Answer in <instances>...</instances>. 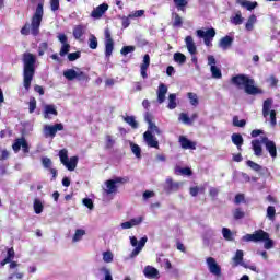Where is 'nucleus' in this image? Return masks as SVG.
<instances>
[{"instance_id": "obj_18", "label": "nucleus", "mask_w": 280, "mask_h": 280, "mask_svg": "<svg viewBox=\"0 0 280 280\" xmlns=\"http://www.w3.org/2000/svg\"><path fill=\"white\" fill-rule=\"evenodd\" d=\"M21 148L25 154L30 152V145L27 144V141L25 140V138H18L12 145V149L14 152H19Z\"/></svg>"}, {"instance_id": "obj_1", "label": "nucleus", "mask_w": 280, "mask_h": 280, "mask_svg": "<svg viewBox=\"0 0 280 280\" xmlns=\"http://www.w3.org/2000/svg\"><path fill=\"white\" fill-rule=\"evenodd\" d=\"M38 1L39 2L31 19V24L30 22H26L20 31L22 36H30V34H32V36H38V34H40V23H43V16H45V11L43 9L45 5V0Z\"/></svg>"}, {"instance_id": "obj_21", "label": "nucleus", "mask_w": 280, "mask_h": 280, "mask_svg": "<svg viewBox=\"0 0 280 280\" xmlns=\"http://www.w3.org/2000/svg\"><path fill=\"white\" fill-rule=\"evenodd\" d=\"M148 69H150V55H144L142 63L140 65V74L143 80L148 78Z\"/></svg>"}, {"instance_id": "obj_55", "label": "nucleus", "mask_w": 280, "mask_h": 280, "mask_svg": "<svg viewBox=\"0 0 280 280\" xmlns=\"http://www.w3.org/2000/svg\"><path fill=\"white\" fill-rule=\"evenodd\" d=\"M82 56L81 51L70 52L68 54L69 62H75V60L80 59Z\"/></svg>"}, {"instance_id": "obj_28", "label": "nucleus", "mask_w": 280, "mask_h": 280, "mask_svg": "<svg viewBox=\"0 0 280 280\" xmlns=\"http://www.w3.org/2000/svg\"><path fill=\"white\" fill-rule=\"evenodd\" d=\"M145 244H148V236H143L139 243L138 246L135 247V249L131 252L130 257L135 258L137 257V255H139V253H141V250H143Z\"/></svg>"}, {"instance_id": "obj_58", "label": "nucleus", "mask_w": 280, "mask_h": 280, "mask_svg": "<svg viewBox=\"0 0 280 280\" xmlns=\"http://www.w3.org/2000/svg\"><path fill=\"white\" fill-rule=\"evenodd\" d=\"M135 46H124L120 50L121 56H128V54H132L135 51Z\"/></svg>"}, {"instance_id": "obj_42", "label": "nucleus", "mask_w": 280, "mask_h": 280, "mask_svg": "<svg viewBox=\"0 0 280 280\" xmlns=\"http://www.w3.org/2000/svg\"><path fill=\"white\" fill-rule=\"evenodd\" d=\"M176 106H178V104L176 103V94L172 93V94L168 95L167 108L170 110H174V108H176Z\"/></svg>"}, {"instance_id": "obj_31", "label": "nucleus", "mask_w": 280, "mask_h": 280, "mask_svg": "<svg viewBox=\"0 0 280 280\" xmlns=\"http://www.w3.org/2000/svg\"><path fill=\"white\" fill-rule=\"evenodd\" d=\"M72 34H73L75 40H80L82 38V36H84L86 34V26H84V25L74 26Z\"/></svg>"}, {"instance_id": "obj_43", "label": "nucleus", "mask_w": 280, "mask_h": 280, "mask_svg": "<svg viewBox=\"0 0 280 280\" xmlns=\"http://www.w3.org/2000/svg\"><path fill=\"white\" fill-rule=\"evenodd\" d=\"M255 23H257V16L250 15L247 20V23L245 24V28L247 30V32H253Z\"/></svg>"}, {"instance_id": "obj_19", "label": "nucleus", "mask_w": 280, "mask_h": 280, "mask_svg": "<svg viewBox=\"0 0 280 280\" xmlns=\"http://www.w3.org/2000/svg\"><path fill=\"white\" fill-rule=\"evenodd\" d=\"M183 187V183L172 180V177H167L165 180L164 189L165 191H178Z\"/></svg>"}, {"instance_id": "obj_23", "label": "nucleus", "mask_w": 280, "mask_h": 280, "mask_svg": "<svg viewBox=\"0 0 280 280\" xmlns=\"http://www.w3.org/2000/svg\"><path fill=\"white\" fill-rule=\"evenodd\" d=\"M52 117H58V109H56V105H45L44 119H51Z\"/></svg>"}, {"instance_id": "obj_27", "label": "nucleus", "mask_w": 280, "mask_h": 280, "mask_svg": "<svg viewBox=\"0 0 280 280\" xmlns=\"http://www.w3.org/2000/svg\"><path fill=\"white\" fill-rule=\"evenodd\" d=\"M233 266H244V250L237 249L235 255L232 257Z\"/></svg>"}, {"instance_id": "obj_51", "label": "nucleus", "mask_w": 280, "mask_h": 280, "mask_svg": "<svg viewBox=\"0 0 280 280\" xmlns=\"http://www.w3.org/2000/svg\"><path fill=\"white\" fill-rule=\"evenodd\" d=\"M233 126H235L236 128H244V126H246V120L245 119L240 120L238 116H234Z\"/></svg>"}, {"instance_id": "obj_60", "label": "nucleus", "mask_w": 280, "mask_h": 280, "mask_svg": "<svg viewBox=\"0 0 280 280\" xmlns=\"http://www.w3.org/2000/svg\"><path fill=\"white\" fill-rule=\"evenodd\" d=\"M176 174H182L183 176H191V168L189 167L176 168Z\"/></svg>"}, {"instance_id": "obj_52", "label": "nucleus", "mask_w": 280, "mask_h": 280, "mask_svg": "<svg viewBox=\"0 0 280 280\" xmlns=\"http://www.w3.org/2000/svg\"><path fill=\"white\" fill-rule=\"evenodd\" d=\"M100 271L103 272L104 280H113V273L108 267H102Z\"/></svg>"}, {"instance_id": "obj_3", "label": "nucleus", "mask_w": 280, "mask_h": 280, "mask_svg": "<svg viewBox=\"0 0 280 280\" xmlns=\"http://www.w3.org/2000/svg\"><path fill=\"white\" fill-rule=\"evenodd\" d=\"M232 84L237 86V89H244L247 95H257L261 93L259 88L255 86V80L248 78L246 74H238L232 78Z\"/></svg>"}, {"instance_id": "obj_48", "label": "nucleus", "mask_w": 280, "mask_h": 280, "mask_svg": "<svg viewBox=\"0 0 280 280\" xmlns=\"http://www.w3.org/2000/svg\"><path fill=\"white\" fill-rule=\"evenodd\" d=\"M88 43H89V47L90 49H96L97 48V37H95V35L91 34L89 39H88Z\"/></svg>"}, {"instance_id": "obj_13", "label": "nucleus", "mask_w": 280, "mask_h": 280, "mask_svg": "<svg viewBox=\"0 0 280 280\" xmlns=\"http://www.w3.org/2000/svg\"><path fill=\"white\" fill-rule=\"evenodd\" d=\"M115 50V42L110 36V31L108 28L105 30V58H110L113 56V51Z\"/></svg>"}, {"instance_id": "obj_6", "label": "nucleus", "mask_w": 280, "mask_h": 280, "mask_svg": "<svg viewBox=\"0 0 280 280\" xmlns=\"http://www.w3.org/2000/svg\"><path fill=\"white\" fill-rule=\"evenodd\" d=\"M59 159L62 165H65V167H67L69 172H73L78 167V156H71L69 159V151H67V149H62L59 151Z\"/></svg>"}, {"instance_id": "obj_33", "label": "nucleus", "mask_w": 280, "mask_h": 280, "mask_svg": "<svg viewBox=\"0 0 280 280\" xmlns=\"http://www.w3.org/2000/svg\"><path fill=\"white\" fill-rule=\"evenodd\" d=\"M122 119L126 124H128V126H130L131 128H133V130H137V128H139V122L137 121V118L135 116H122Z\"/></svg>"}, {"instance_id": "obj_22", "label": "nucleus", "mask_w": 280, "mask_h": 280, "mask_svg": "<svg viewBox=\"0 0 280 280\" xmlns=\"http://www.w3.org/2000/svg\"><path fill=\"white\" fill-rule=\"evenodd\" d=\"M143 139L149 148L159 149V140H156V137H154L153 133H150V131L143 133Z\"/></svg>"}, {"instance_id": "obj_11", "label": "nucleus", "mask_w": 280, "mask_h": 280, "mask_svg": "<svg viewBox=\"0 0 280 280\" xmlns=\"http://www.w3.org/2000/svg\"><path fill=\"white\" fill-rule=\"evenodd\" d=\"M206 266L213 277H222V266L213 257L206 258Z\"/></svg>"}, {"instance_id": "obj_15", "label": "nucleus", "mask_w": 280, "mask_h": 280, "mask_svg": "<svg viewBox=\"0 0 280 280\" xmlns=\"http://www.w3.org/2000/svg\"><path fill=\"white\" fill-rule=\"evenodd\" d=\"M261 143H264L267 152H269L271 159H277V144L275 141L268 139V137L261 138Z\"/></svg>"}, {"instance_id": "obj_36", "label": "nucleus", "mask_w": 280, "mask_h": 280, "mask_svg": "<svg viewBox=\"0 0 280 280\" xmlns=\"http://www.w3.org/2000/svg\"><path fill=\"white\" fill-rule=\"evenodd\" d=\"M86 235V231H84L83 229H78L74 232V235L72 237V242L77 243V242H81V240Z\"/></svg>"}, {"instance_id": "obj_64", "label": "nucleus", "mask_w": 280, "mask_h": 280, "mask_svg": "<svg viewBox=\"0 0 280 280\" xmlns=\"http://www.w3.org/2000/svg\"><path fill=\"white\" fill-rule=\"evenodd\" d=\"M22 280L23 279V273L22 272H14V273H10L9 276V280Z\"/></svg>"}, {"instance_id": "obj_9", "label": "nucleus", "mask_w": 280, "mask_h": 280, "mask_svg": "<svg viewBox=\"0 0 280 280\" xmlns=\"http://www.w3.org/2000/svg\"><path fill=\"white\" fill-rule=\"evenodd\" d=\"M65 130V125L61 122H57L55 125H44L43 127V135L45 139H54L58 132Z\"/></svg>"}, {"instance_id": "obj_34", "label": "nucleus", "mask_w": 280, "mask_h": 280, "mask_svg": "<svg viewBox=\"0 0 280 280\" xmlns=\"http://www.w3.org/2000/svg\"><path fill=\"white\" fill-rule=\"evenodd\" d=\"M14 248H9L8 252H7V257L0 261V265L1 266H5L7 264H10L12 261V259H14Z\"/></svg>"}, {"instance_id": "obj_39", "label": "nucleus", "mask_w": 280, "mask_h": 280, "mask_svg": "<svg viewBox=\"0 0 280 280\" xmlns=\"http://www.w3.org/2000/svg\"><path fill=\"white\" fill-rule=\"evenodd\" d=\"M187 97H188L191 106L196 107V106H198V104H200V101L198 100V94L188 92Z\"/></svg>"}, {"instance_id": "obj_40", "label": "nucleus", "mask_w": 280, "mask_h": 280, "mask_svg": "<svg viewBox=\"0 0 280 280\" xmlns=\"http://www.w3.org/2000/svg\"><path fill=\"white\" fill-rule=\"evenodd\" d=\"M222 235H223L224 240H226V242H233V240H235L233 233L231 232V229H229V228L222 229Z\"/></svg>"}, {"instance_id": "obj_7", "label": "nucleus", "mask_w": 280, "mask_h": 280, "mask_svg": "<svg viewBox=\"0 0 280 280\" xmlns=\"http://www.w3.org/2000/svg\"><path fill=\"white\" fill-rule=\"evenodd\" d=\"M273 103L275 101L272 98H267L262 103V117H265V119H268L269 116L272 127L277 126V112L275 109H271Z\"/></svg>"}, {"instance_id": "obj_56", "label": "nucleus", "mask_w": 280, "mask_h": 280, "mask_svg": "<svg viewBox=\"0 0 280 280\" xmlns=\"http://www.w3.org/2000/svg\"><path fill=\"white\" fill-rule=\"evenodd\" d=\"M179 121H182V124H186L187 126H191V118H189V115L185 113L179 114Z\"/></svg>"}, {"instance_id": "obj_10", "label": "nucleus", "mask_w": 280, "mask_h": 280, "mask_svg": "<svg viewBox=\"0 0 280 280\" xmlns=\"http://www.w3.org/2000/svg\"><path fill=\"white\" fill-rule=\"evenodd\" d=\"M63 77L66 78V80H69L70 82L73 80H88V75L86 73H84L82 70H80V68H77V70L74 69H67L66 71H63Z\"/></svg>"}, {"instance_id": "obj_2", "label": "nucleus", "mask_w": 280, "mask_h": 280, "mask_svg": "<svg viewBox=\"0 0 280 280\" xmlns=\"http://www.w3.org/2000/svg\"><path fill=\"white\" fill-rule=\"evenodd\" d=\"M23 63V84L25 91H30V88L32 86V80H34V73H36V55L24 52Z\"/></svg>"}, {"instance_id": "obj_63", "label": "nucleus", "mask_w": 280, "mask_h": 280, "mask_svg": "<svg viewBox=\"0 0 280 280\" xmlns=\"http://www.w3.org/2000/svg\"><path fill=\"white\" fill-rule=\"evenodd\" d=\"M247 165H248V167L254 170V172H259L261 170V165H259L250 160L247 161Z\"/></svg>"}, {"instance_id": "obj_38", "label": "nucleus", "mask_w": 280, "mask_h": 280, "mask_svg": "<svg viewBox=\"0 0 280 280\" xmlns=\"http://www.w3.org/2000/svg\"><path fill=\"white\" fill-rule=\"evenodd\" d=\"M33 208L37 215H40V213H43V209H45V207L43 206V201H40L39 199L34 200Z\"/></svg>"}, {"instance_id": "obj_24", "label": "nucleus", "mask_w": 280, "mask_h": 280, "mask_svg": "<svg viewBox=\"0 0 280 280\" xmlns=\"http://www.w3.org/2000/svg\"><path fill=\"white\" fill-rule=\"evenodd\" d=\"M233 40H234L233 37H231L229 35L222 37L219 42L220 49H222L223 51L231 49V47L233 45Z\"/></svg>"}, {"instance_id": "obj_26", "label": "nucleus", "mask_w": 280, "mask_h": 280, "mask_svg": "<svg viewBox=\"0 0 280 280\" xmlns=\"http://www.w3.org/2000/svg\"><path fill=\"white\" fill-rule=\"evenodd\" d=\"M156 95H158V102L160 104H163V102H165V96L167 95V85H165V83H160L156 91Z\"/></svg>"}, {"instance_id": "obj_25", "label": "nucleus", "mask_w": 280, "mask_h": 280, "mask_svg": "<svg viewBox=\"0 0 280 280\" xmlns=\"http://www.w3.org/2000/svg\"><path fill=\"white\" fill-rule=\"evenodd\" d=\"M179 143L183 150H196V142L187 139L185 136L179 137Z\"/></svg>"}, {"instance_id": "obj_53", "label": "nucleus", "mask_w": 280, "mask_h": 280, "mask_svg": "<svg viewBox=\"0 0 280 280\" xmlns=\"http://www.w3.org/2000/svg\"><path fill=\"white\" fill-rule=\"evenodd\" d=\"M233 215L235 220H242L246 215V212H244L242 208H236L233 212Z\"/></svg>"}, {"instance_id": "obj_16", "label": "nucleus", "mask_w": 280, "mask_h": 280, "mask_svg": "<svg viewBox=\"0 0 280 280\" xmlns=\"http://www.w3.org/2000/svg\"><path fill=\"white\" fill-rule=\"evenodd\" d=\"M144 220H145V218H144L143 215L136 217V218H132V219L129 220V221L122 222V223L120 224V228H121L122 230L132 229V228H135V226H139V224H142Z\"/></svg>"}, {"instance_id": "obj_20", "label": "nucleus", "mask_w": 280, "mask_h": 280, "mask_svg": "<svg viewBox=\"0 0 280 280\" xmlns=\"http://www.w3.org/2000/svg\"><path fill=\"white\" fill-rule=\"evenodd\" d=\"M185 45L186 48L188 49V54L190 56H196L198 47L196 46V42H194V37H191V35L185 37Z\"/></svg>"}, {"instance_id": "obj_35", "label": "nucleus", "mask_w": 280, "mask_h": 280, "mask_svg": "<svg viewBox=\"0 0 280 280\" xmlns=\"http://www.w3.org/2000/svg\"><path fill=\"white\" fill-rule=\"evenodd\" d=\"M237 3L242 5V8H246V10H255L257 8V2H250L248 0H237Z\"/></svg>"}, {"instance_id": "obj_49", "label": "nucleus", "mask_w": 280, "mask_h": 280, "mask_svg": "<svg viewBox=\"0 0 280 280\" xmlns=\"http://www.w3.org/2000/svg\"><path fill=\"white\" fill-rule=\"evenodd\" d=\"M183 25V18L178 13H173V27H180Z\"/></svg>"}, {"instance_id": "obj_57", "label": "nucleus", "mask_w": 280, "mask_h": 280, "mask_svg": "<svg viewBox=\"0 0 280 280\" xmlns=\"http://www.w3.org/2000/svg\"><path fill=\"white\" fill-rule=\"evenodd\" d=\"M145 14V10H137L129 14V19H141Z\"/></svg>"}, {"instance_id": "obj_29", "label": "nucleus", "mask_w": 280, "mask_h": 280, "mask_svg": "<svg viewBox=\"0 0 280 280\" xmlns=\"http://www.w3.org/2000/svg\"><path fill=\"white\" fill-rule=\"evenodd\" d=\"M143 273L147 279H159V269L152 266H147L143 270Z\"/></svg>"}, {"instance_id": "obj_45", "label": "nucleus", "mask_w": 280, "mask_h": 280, "mask_svg": "<svg viewBox=\"0 0 280 280\" xmlns=\"http://www.w3.org/2000/svg\"><path fill=\"white\" fill-rule=\"evenodd\" d=\"M147 132H150V135H161V129L159 128V126H156V124H151L148 125V130Z\"/></svg>"}, {"instance_id": "obj_17", "label": "nucleus", "mask_w": 280, "mask_h": 280, "mask_svg": "<svg viewBox=\"0 0 280 280\" xmlns=\"http://www.w3.org/2000/svg\"><path fill=\"white\" fill-rule=\"evenodd\" d=\"M106 12H108V3H102L93 9L91 16L92 19L100 20Z\"/></svg>"}, {"instance_id": "obj_32", "label": "nucleus", "mask_w": 280, "mask_h": 280, "mask_svg": "<svg viewBox=\"0 0 280 280\" xmlns=\"http://www.w3.org/2000/svg\"><path fill=\"white\" fill-rule=\"evenodd\" d=\"M232 143L236 145L237 150H242V145H244V138L240 133H233L231 136Z\"/></svg>"}, {"instance_id": "obj_47", "label": "nucleus", "mask_w": 280, "mask_h": 280, "mask_svg": "<svg viewBox=\"0 0 280 280\" xmlns=\"http://www.w3.org/2000/svg\"><path fill=\"white\" fill-rule=\"evenodd\" d=\"M275 215H277V210L275 209L273 206H269L267 208V218H268V220H270L271 222H275Z\"/></svg>"}, {"instance_id": "obj_50", "label": "nucleus", "mask_w": 280, "mask_h": 280, "mask_svg": "<svg viewBox=\"0 0 280 280\" xmlns=\"http://www.w3.org/2000/svg\"><path fill=\"white\" fill-rule=\"evenodd\" d=\"M177 10L185 12V8L187 7V0H173Z\"/></svg>"}, {"instance_id": "obj_41", "label": "nucleus", "mask_w": 280, "mask_h": 280, "mask_svg": "<svg viewBox=\"0 0 280 280\" xmlns=\"http://www.w3.org/2000/svg\"><path fill=\"white\" fill-rule=\"evenodd\" d=\"M115 259V255L110 250L103 252V261L105 264H113V260Z\"/></svg>"}, {"instance_id": "obj_46", "label": "nucleus", "mask_w": 280, "mask_h": 280, "mask_svg": "<svg viewBox=\"0 0 280 280\" xmlns=\"http://www.w3.org/2000/svg\"><path fill=\"white\" fill-rule=\"evenodd\" d=\"M131 152L135 154L136 159H141V147L135 143H130Z\"/></svg>"}, {"instance_id": "obj_8", "label": "nucleus", "mask_w": 280, "mask_h": 280, "mask_svg": "<svg viewBox=\"0 0 280 280\" xmlns=\"http://www.w3.org/2000/svg\"><path fill=\"white\" fill-rule=\"evenodd\" d=\"M197 38H203L206 47H213V38H215V28L197 30Z\"/></svg>"}, {"instance_id": "obj_44", "label": "nucleus", "mask_w": 280, "mask_h": 280, "mask_svg": "<svg viewBox=\"0 0 280 280\" xmlns=\"http://www.w3.org/2000/svg\"><path fill=\"white\" fill-rule=\"evenodd\" d=\"M231 23H233V25H242V23H244V18H242V12L238 11L235 14V16L231 19Z\"/></svg>"}, {"instance_id": "obj_37", "label": "nucleus", "mask_w": 280, "mask_h": 280, "mask_svg": "<svg viewBox=\"0 0 280 280\" xmlns=\"http://www.w3.org/2000/svg\"><path fill=\"white\" fill-rule=\"evenodd\" d=\"M173 58L177 65H185V62H187V56L183 52H175Z\"/></svg>"}, {"instance_id": "obj_14", "label": "nucleus", "mask_w": 280, "mask_h": 280, "mask_svg": "<svg viewBox=\"0 0 280 280\" xmlns=\"http://www.w3.org/2000/svg\"><path fill=\"white\" fill-rule=\"evenodd\" d=\"M57 38L59 43H61V48L59 51V56L63 58V56H67L69 51L71 50V44H69V38L65 35V33H59L57 35Z\"/></svg>"}, {"instance_id": "obj_5", "label": "nucleus", "mask_w": 280, "mask_h": 280, "mask_svg": "<svg viewBox=\"0 0 280 280\" xmlns=\"http://www.w3.org/2000/svg\"><path fill=\"white\" fill-rule=\"evenodd\" d=\"M130 178L128 176L125 177H115L113 179H108L102 186L103 197L108 198L115 196L117 194V189L119 188L117 185H126L129 183Z\"/></svg>"}, {"instance_id": "obj_54", "label": "nucleus", "mask_w": 280, "mask_h": 280, "mask_svg": "<svg viewBox=\"0 0 280 280\" xmlns=\"http://www.w3.org/2000/svg\"><path fill=\"white\" fill-rule=\"evenodd\" d=\"M49 49V44L47 42H43L38 46V56H45V51Z\"/></svg>"}, {"instance_id": "obj_62", "label": "nucleus", "mask_w": 280, "mask_h": 280, "mask_svg": "<svg viewBox=\"0 0 280 280\" xmlns=\"http://www.w3.org/2000/svg\"><path fill=\"white\" fill-rule=\"evenodd\" d=\"M34 110H36V98L31 97L30 102H28V112L32 115V113H34Z\"/></svg>"}, {"instance_id": "obj_30", "label": "nucleus", "mask_w": 280, "mask_h": 280, "mask_svg": "<svg viewBox=\"0 0 280 280\" xmlns=\"http://www.w3.org/2000/svg\"><path fill=\"white\" fill-rule=\"evenodd\" d=\"M261 140L258 139L252 141V150L254 151L255 156H262L264 148L261 147Z\"/></svg>"}, {"instance_id": "obj_4", "label": "nucleus", "mask_w": 280, "mask_h": 280, "mask_svg": "<svg viewBox=\"0 0 280 280\" xmlns=\"http://www.w3.org/2000/svg\"><path fill=\"white\" fill-rule=\"evenodd\" d=\"M242 242H265L264 247L270 250L275 246V242L270 240V234L264 230L255 231L253 234H246L242 237Z\"/></svg>"}, {"instance_id": "obj_12", "label": "nucleus", "mask_w": 280, "mask_h": 280, "mask_svg": "<svg viewBox=\"0 0 280 280\" xmlns=\"http://www.w3.org/2000/svg\"><path fill=\"white\" fill-rule=\"evenodd\" d=\"M215 65H218L215 57L213 55H209L208 56V66L210 67V73H211L213 80H221L222 70Z\"/></svg>"}, {"instance_id": "obj_59", "label": "nucleus", "mask_w": 280, "mask_h": 280, "mask_svg": "<svg viewBox=\"0 0 280 280\" xmlns=\"http://www.w3.org/2000/svg\"><path fill=\"white\" fill-rule=\"evenodd\" d=\"M42 165L43 167H45V170H51V165H52V162H51V159L49 158H42Z\"/></svg>"}, {"instance_id": "obj_61", "label": "nucleus", "mask_w": 280, "mask_h": 280, "mask_svg": "<svg viewBox=\"0 0 280 280\" xmlns=\"http://www.w3.org/2000/svg\"><path fill=\"white\" fill-rule=\"evenodd\" d=\"M105 145H106V148H107V150H110V148H113V145H115V139H113V137L112 136H106L105 137Z\"/></svg>"}]
</instances>
